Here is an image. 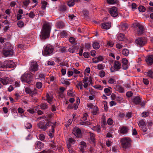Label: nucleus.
<instances>
[{
	"instance_id": "nucleus-3",
	"label": "nucleus",
	"mask_w": 153,
	"mask_h": 153,
	"mask_svg": "<svg viewBox=\"0 0 153 153\" xmlns=\"http://www.w3.org/2000/svg\"><path fill=\"white\" fill-rule=\"evenodd\" d=\"M9 47V48L4 49L2 52L3 55L5 57L11 56L13 54V51L11 49V45L9 43H6L5 47Z\"/></svg>"
},
{
	"instance_id": "nucleus-7",
	"label": "nucleus",
	"mask_w": 153,
	"mask_h": 153,
	"mask_svg": "<svg viewBox=\"0 0 153 153\" xmlns=\"http://www.w3.org/2000/svg\"><path fill=\"white\" fill-rule=\"evenodd\" d=\"M53 50L52 46L50 45H48L44 48L43 54L45 56L50 55L53 52Z\"/></svg>"
},
{
	"instance_id": "nucleus-36",
	"label": "nucleus",
	"mask_w": 153,
	"mask_h": 153,
	"mask_svg": "<svg viewBox=\"0 0 153 153\" xmlns=\"http://www.w3.org/2000/svg\"><path fill=\"white\" fill-rule=\"evenodd\" d=\"M75 3L74 0H70L68 2V5L69 7L72 6L74 5Z\"/></svg>"
},
{
	"instance_id": "nucleus-12",
	"label": "nucleus",
	"mask_w": 153,
	"mask_h": 153,
	"mask_svg": "<svg viewBox=\"0 0 153 153\" xmlns=\"http://www.w3.org/2000/svg\"><path fill=\"white\" fill-rule=\"evenodd\" d=\"M73 132L76 137L79 138L81 137V131L79 128H74Z\"/></svg>"
},
{
	"instance_id": "nucleus-44",
	"label": "nucleus",
	"mask_w": 153,
	"mask_h": 153,
	"mask_svg": "<svg viewBox=\"0 0 153 153\" xmlns=\"http://www.w3.org/2000/svg\"><path fill=\"white\" fill-rule=\"evenodd\" d=\"M118 90L121 93H123L124 91V88L120 86H118L117 87Z\"/></svg>"
},
{
	"instance_id": "nucleus-45",
	"label": "nucleus",
	"mask_w": 153,
	"mask_h": 153,
	"mask_svg": "<svg viewBox=\"0 0 153 153\" xmlns=\"http://www.w3.org/2000/svg\"><path fill=\"white\" fill-rule=\"evenodd\" d=\"M41 108L42 109L45 110L47 108V105L46 104L43 103L40 106Z\"/></svg>"
},
{
	"instance_id": "nucleus-53",
	"label": "nucleus",
	"mask_w": 153,
	"mask_h": 153,
	"mask_svg": "<svg viewBox=\"0 0 153 153\" xmlns=\"http://www.w3.org/2000/svg\"><path fill=\"white\" fill-rule=\"evenodd\" d=\"M40 153H52V152L50 149H47L43 150L40 152Z\"/></svg>"
},
{
	"instance_id": "nucleus-38",
	"label": "nucleus",
	"mask_w": 153,
	"mask_h": 153,
	"mask_svg": "<svg viewBox=\"0 0 153 153\" xmlns=\"http://www.w3.org/2000/svg\"><path fill=\"white\" fill-rule=\"evenodd\" d=\"M90 139L92 142L94 143L95 140V136L94 134L93 133L91 132H90Z\"/></svg>"
},
{
	"instance_id": "nucleus-26",
	"label": "nucleus",
	"mask_w": 153,
	"mask_h": 153,
	"mask_svg": "<svg viewBox=\"0 0 153 153\" xmlns=\"http://www.w3.org/2000/svg\"><path fill=\"white\" fill-rule=\"evenodd\" d=\"M92 46L93 48L95 49H97L100 47L99 43L96 41L93 43Z\"/></svg>"
},
{
	"instance_id": "nucleus-9",
	"label": "nucleus",
	"mask_w": 153,
	"mask_h": 153,
	"mask_svg": "<svg viewBox=\"0 0 153 153\" xmlns=\"http://www.w3.org/2000/svg\"><path fill=\"white\" fill-rule=\"evenodd\" d=\"M38 69V66L36 62H31L30 68V71L31 72L36 71Z\"/></svg>"
},
{
	"instance_id": "nucleus-20",
	"label": "nucleus",
	"mask_w": 153,
	"mask_h": 153,
	"mask_svg": "<svg viewBox=\"0 0 153 153\" xmlns=\"http://www.w3.org/2000/svg\"><path fill=\"white\" fill-rule=\"evenodd\" d=\"M43 145L42 143L39 141H38L36 143L35 145L36 149H37L40 150L43 147Z\"/></svg>"
},
{
	"instance_id": "nucleus-14",
	"label": "nucleus",
	"mask_w": 153,
	"mask_h": 153,
	"mask_svg": "<svg viewBox=\"0 0 153 153\" xmlns=\"http://www.w3.org/2000/svg\"><path fill=\"white\" fill-rule=\"evenodd\" d=\"M76 141L73 138H70L69 139L67 142L68 148L69 149L71 148V145L75 143Z\"/></svg>"
},
{
	"instance_id": "nucleus-1",
	"label": "nucleus",
	"mask_w": 153,
	"mask_h": 153,
	"mask_svg": "<svg viewBox=\"0 0 153 153\" xmlns=\"http://www.w3.org/2000/svg\"><path fill=\"white\" fill-rule=\"evenodd\" d=\"M51 29V24L49 22H45L43 24L41 30L40 38L42 40H45L48 38Z\"/></svg>"
},
{
	"instance_id": "nucleus-48",
	"label": "nucleus",
	"mask_w": 153,
	"mask_h": 153,
	"mask_svg": "<svg viewBox=\"0 0 153 153\" xmlns=\"http://www.w3.org/2000/svg\"><path fill=\"white\" fill-rule=\"evenodd\" d=\"M67 94L70 97H74V96L73 92L71 90L68 91Z\"/></svg>"
},
{
	"instance_id": "nucleus-23",
	"label": "nucleus",
	"mask_w": 153,
	"mask_h": 153,
	"mask_svg": "<svg viewBox=\"0 0 153 153\" xmlns=\"http://www.w3.org/2000/svg\"><path fill=\"white\" fill-rule=\"evenodd\" d=\"M57 27L59 28H62L64 27L65 25L62 22H57L56 24Z\"/></svg>"
},
{
	"instance_id": "nucleus-52",
	"label": "nucleus",
	"mask_w": 153,
	"mask_h": 153,
	"mask_svg": "<svg viewBox=\"0 0 153 153\" xmlns=\"http://www.w3.org/2000/svg\"><path fill=\"white\" fill-rule=\"evenodd\" d=\"M80 145L81 147L85 148L86 146V143L83 141H82L80 143Z\"/></svg>"
},
{
	"instance_id": "nucleus-15",
	"label": "nucleus",
	"mask_w": 153,
	"mask_h": 153,
	"mask_svg": "<svg viewBox=\"0 0 153 153\" xmlns=\"http://www.w3.org/2000/svg\"><path fill=\"white\" fill-rule=\"evenodd\" d=\"M111 23L109 22L104 23L101 24L102 28L105 29H109L111 27Z\"/></svg>"
},
{
	"instance_id": "nucleus-54",
	"label": "nucleus",
	"mask_w": 153,
	"mask_h": 153,
	"mask_svg": "<svg viewBox=\"0 0 153 153\" xmlns=\"http://www.w3.org/2000/svg\"><path fill=\"white\" fill-rule=\"evenodd\" d=\"M42 83L41 82H38L36 84V87L38 88H41L42 87Z\"/></svg>"
},
{
	"instance_id": "nucleus-59",
	"label": "nucleus",
	"mask_w": 153,
	"mask_h": 153,
	"mask_svg": "<svg viewBox=\"0 0 153 153\" xmlns=\"http://www.w3.org/2000/svg\"><path fill=\"white\" fill-rule=\"evenodd\" d=\"M149 115V113L148 112H144L142 113V116L145 117H147Z\"/></svg>"
},
{
	"instance_id": "nucleus-50",
	"label": "nucleus",
	"mask_w": 153,
	"mask_h": 153,
	"mask_svg": "<svg viewBox=\"0 0 153 153\" xmlns=\"http://www.w3.org/2000/svg\"><path fill=\"white\" fill-rule=\"evenodd\" d=\"M105 75V72L103 71H100L99 73V76H100L102 78L104 77Z\"/></svg>"
},
{
	"instance_id": "nucleus-19",
	"label": "nucleus",
	"mask_w": 153,
	"mask_h": 153,
	"mask_svg": "<svg viewBox=\"0 0 153 153\" xmlns=\"http://www.w3.org/2000/svg\"><path fill=\"white\" fill-rule=\"evenodd\" d=\"M133 102L136 105L139 104L141 101V99L140 97L137 96L134 98L133 99Z\"/></svg>"
},
{
	"instance_id": "nucleus-29",
	"label": "nucleus",
	"mask_w": 153,
	"mask_h": 153,
	"mask_svg": "<svg viewBox=\"0 0 153 153\" xmlns=\"http://www.w3.org/2000/svg\"><path fill=\"white\" fill-rule=\"evenodd\" d=\"M105 65L103 64H99L97 66V69L99 70H102L104 69Z\"/></svg>"
},
{
	"instance_id": "nucleus-60",
	"label": "nucleus",
	"mask_w": 153,
	"mask_h": 153,
	"mask_svg": "<svg viewBox=\"0 0 153 153\" xmlns=\"http://www.w3.org/2000/svg\"><path fill=\"white\" fill-rule=\"evenodd\" d=\"M88 115L87 114L85 113L83 114V116L82 119V121H85L87 119V117H88Z\"/></svg>"
},
{
	"instance_id": "nucleus-42",
	"label": "nucleus",
	"mask_w": 153,
	"mask_h": 153,
	"mask_svg": "<svg viewBox=\"0 0 153 153\" xmlns=\"http://www.w3.org/2000/svg\"><path fill=\"white\" fill-rule=\"evenodd\" d=\"M117 0H107V3L110 4H113L116 2Z\"/></svg>"
},
{
	"instance_id": "nucleus-4",
	"label": "nucleus",
	"mask_w": 153,
	"mask_h": 153,
	"mask_svg": "<svg viewBox=\"0 0 153 153\" xmlns=\"http://www.w3.org/2000/svg\"><path fill=\"white\" fill-rule=\"evenodd\" d=\"M147 42V39L144 37H141L136 39L135 41L136 44L138 46L142 47L144 46Z\"/></svg>"
},
{
	"instance_id": "nucleus-39",
	"label": "nucleus",
	"mask_w": 153,
	"mask_h": 153,
	"mask_svg": "<svg viewBox=\"0 0 153 153\" xmlns=\"http://www.w3.org/2000/svg\"><path fill=\"white\" fill-rule=\"evenodd\" d=\"M104 91L108 96H109L111 94L110 90L109 88H105L104 90Z\"/></svg>"
},
{
	"instance_id": "nucleus-49",
	"label": "nucleus",
	"mask_w": 153,
	"mask_h": 153,
	"mask_svg": "<svg viewBox=\"0 0 153 153\" xmlns=\"http://www.w3.org/2000/svg\"><path fill=\"white\" fill-rule=\"evenodd\" d=\"M25 127L27 129H30L32 127L31 124L30 123H27L26 124Z\"/></svg>"
},
{
	"instance_id": "nucleus-62",
	"label": "nucleus",
	"mask_w": 153,
	"mask_h": 153,
	"mask_svg": "<svg viewBox=\"0 0 153 153\" xmlns=\"http://www.w3.org/2000/svg\"><path fill=\"white\" fill-rule=\"evenodd\" d=\"M85 47L86 48L88 49H90L91 48V46L90 43H87L85 45Z\"/></svg>"
},
{
	"instance_id": "nucleus-17",
	"label": "nucleus",
	"mask_w": 153,
	"mask_h": 153,
	"mask_svg": "<svg viewBox=\"0 0 153 153\" xmlns=\"http://www.w3.org/2000/svg\"><path fill=\"white\" fill-rule=\"evenodd\" d=\"M120 28L123 31L127 30L128 28V26L127 23H121L119 26Z\"/></svg>"
},
{
	"instance_id": "nucleus-63",
	"label": "nucleus",
	"mask_w": 153,
	"mask_h": 153,
	"mask_svg": "<svg viewBox=\"0 0 153 153\" xmlns=\"http://www.w3.org/2000/svg\"><path fill=\"white\" fill-rule=\"evenodd\" d=\"M53 144H51L50 145V146L52 149H55L56 148V145L55 143L53 142Z\"/></svg>"
},
{
	"instance_id": "nucleus-22",
	"label": "nucleus",
	"mask_w": 153,
	"mask_h": 153,
	"mask_svg": "<svg viewBox=\"0 0 153 153\" xmlns=\"http://www.w3.org/2000/svg\"><path fill=\"white\" fill-rule=\"evenodd\" d=\"M48 123H49V126H51V132H52L53 133H54V128H55V126H56V123H53L52 122H48Z\"/></svg>"
},
{
	"instance_id": "nucleus-31",
	"label": "nucleus",
	"mask_w": 153,
	"mask_h": 153,
	"mask_svg": "<svg viewBox=\"0 0 153 153\" xmlns=\"http://www.w3.org/2000/svg\"><path fill=\"white\" fill-rule=\"evenodd\" d=\"M61 82L62 84H65L68 85L70 84V82L65 79L64 78H61Z\"/></svg>"
},
{
	"instance_id": "nucleus-61",
	"label": "nucleus",
	"mask_w": 153,
	"mask_h": 153,
	"mask_svg": "<svg viewBox=\"0 0 153 153\" xmlns=\"http://www.w3.org/2000/svg\"><path fill=\"white\" fill-rule=\"evenodd\" d=\"M108 82L109 83L112 84L114 83L115 82V81L114 79L110 78L108 80Z\"/></svg>"
},
{
	"instance_id": "nucleus-6",
	"label": "nucleus",
	"mask_w": 153,
	"mask_h": 153,
	"mask_svg": "<svg viewBox=\"0 0 153 153\" xmlns=\"http://www.w3.org/2000/svg\"><path fill=\"white\" fill-rule=\"evenodd\" d=\"M33 79L32 74H25L21 77L22 81L25 82L27 83H29Z\"/></svg>"
},
{
	"instance_id": "nucleus-56",
	"label": "nucleus",
	"mask_w": 153,
	"mask_h": 153,
	"mask_svg": "<svg viewBox=\"0 0 153 153\" xmlns=\"http://www.w3.org/2000/svg\"><path fill=\"white\" fill-rule=\"evenodd\" d=\"M113 122V120L109 118L108 119V120L107 121V123L110 125H111L112 124Z\"/></svg>"
},
{
	"instance_id": "nucleus-57",
	"label": "nucleus",
	"mask_w": 153,
	"mask_h": 153,
	"mask_svg": "<svg viewBox=\"0 0 153 153\" xmlns=\"http://www.w3.org/2000/svg\"><path fill=\"white\" fill-rule=\"evenodd\" d=\"M97 59L98 61V62L102 61L104 59L103 57L101 56H99L97 57Z\"/></svg>"
},
{
	"instance_id": "nucleus-10",
	"label": "nucleus",
	"mask_w": 153,
	"mask_h": 153,
	"mask_svg": "<svg viewBox=\"0 0 153 153\" xmlns=\"http://www.w3.org/2000/svg\"><path fill=\"white\" fill-rule=\"evenodd\" d=\"M87 106L90 109H93L92 113L93 115H96L98 110V108L97 106H94L92 104L90 103Z\"/></svg>"
},
{
	"instance_id": "nucleus-64",
	"label": "nucleus",
	"mask_w": 153,
	"mask_h": 153,
	"mask_svg": "<svg viewBox=\"0 0 153 153\" xmlns=\"http://www.w3.org/2000/svg\"><path fill=\"white\" fill-rule=\"evenodd\" d=\"M39 138L41 140H43L45 138L44 135L42 134H40L39 136Z\"/></svg>"
},
{
	"instance_id": "nucleus-18",
	"label": "nucleus",
	"mask_w": 153,
	"mask_h": 153,
	"mask_svg": "<svg viewBox=\"0 0 153 153\" xmlns=\"http://www.w3.org/2000/svg\"><path fill=\"white\" fill-rule=\"evenodd\" d=\"M114 67L116 70L118 71L121 68V64L120 62L118 61H115L114 62Z\"/></svg>"
},
{
	"instance_id": "nucleus-2",
	"label": "nucleus",
	"mask_w": 153,
	"mask_h": 153,
	"mask_svg": "<svg viewBox=\"0 0 153 153\" xmlns=\"http://www.w3.org/2000/svg\"><path fill=\"white\" fill-rule=\"evenodd\" d=\"M120 143L122 147L126 149L130 147L131 140L129 138L125 137L121 139Z\"/></svg>"
},
{
	"instance_id": "nucleus-43",
	"label": "nucleus",
	"mask_w": 153,
	"mask_h": 153,
	"mask_svg": "<svg viewBox=\"0 0 153 153\" xmlns=\"http://www.w3.org/2000/svg\"><path fill=\"white\" fill-rule=\"evenodd\" d=\"M67 32L65 31H63L60 33L61 36L62 37H66L67 36Z\"/></svg>"
},
{
	"instance_id": "nucleus-27",
	"label": "nucleus",
	"mask_w": 153,
	"mask_h": 153,
	"mask_svg": "<svg viewBox=\"0 0 153 153\" xmlns=\"http://www.w3.org/2000/svg\"><path fill=\"white\" fill-rule=\"evenodd\" d=\"M138 125L140 128L144 126H146L145 122L143 120H142L139 121Z\"/></svg>"
},
{
	"instance_id": "nucleus-34",
	"label": "nucleus",
	"mask_w": 153,
	"mask_h": 153,
	"mask_svg": "<svg viewBox=\"0 0 153 153\" xmlns=\"http://www.w3.org/2000/svg\"><path fill=\"white\" fill-rule=\"evenodd\" d=\"M7 62H5V61H4L3 62H0V68H6V65Z\"/></svg>"
},
{
	"instance_id": "nucleus-51",
	"label": "nucleus",
	"mask_w": 153,
	"mask_h": 153,
	"mask_svg": "<svg viewBox=\"0 0 153 153\" xmlns=\"http://www.w3.org/2000/svg\"><path fill=\"white\" fill-rule=\"evenodd\" d=\"M82 13L85 17H87L88 16L89 13L88 10H83L82 11Z\"/></svg>"
},
{
	"instance_id": "nucleus-41",
	"label": "nucleus",
	"mask_w": 153,
	"mask_h": 153,
	"mask_svg": "<svg viewBox=\"0 0 153 153\" xmlns=\"http://www.w3.org/2000/svg\"><path fill=\"white\" fill-rule=\"evenodd\" d=\"M17 25L19 27H22L24 26V23L22 21H19L18 22Z\"/></svg>"
},
{
	"instance_id": "nucleus-5",
	"label": "nucleus",
	"mask_w": 153,
	"mask_h": 153,
	"mask_svg": "<svg viewBox=\"0 0 153 153\" xmlns=\"http://www.w3.org/2000/svg\"><path fill=\"white\" fill-rule=\"evenodd\" d=\"M135 32L138 36H140L144 33L143 26L139 23H137L135 27Z\"/></svg>"
},
{
	"instance_id": "nucleus-58",
	"label": "nucleus",
	"mask_w": 153,
	"mask_h": 153,
	"mask_svg": "<svg viewBox=\"0 0 153 153\" xmlns=\"http://www.w3.org/2000/svg\"><path fill=\"white\" fill-rule=\"evenodd\" d=\"M123 64L128 65V60L126 58H123L122 59V61Z\"/></svg>"
},
{
	"instance_id": "nucleus-11",
	"label": "nucleus",
	"mask_w": 153,
	"mask_h": 153,
	"mask_svg": "<svg viewBox=\"0 0 153 153\" xmlns=\"http://www.w3.org/2000/svg\"><path fill=\"white\" fill-rule=\"evenodd\" d=\"M5 62H7V64L6 65V68H12L15 66V63L11 60H6Z\"/></svg>"
},
{
	"instance_id": "nucleus-32",
	"label": "nucleus",
	"mask_w": 153,
	"mask_h": 153,
	"mask_svg": "<svg viewBox=\"0 0 153 153\" xmlns=\"http://www.w3.org/2000/svg\"><path fill=\"white\" fill-rule=\"evenodd\" d=\"M145 73L149 77L151 78H153V72L152 71L149 70L148 72Z\"/></svg>"
},
{
	"instance_id": "nucleus-25",
	"label": "nucleus",
	"mask_w": 153,
	"mask_h": 153,
	"mask_svg": "<svg viewBox=\"0 0 153 153\" xmlns=\"http://www.w3.org/2000/svg\"><path fill=\"white\" fill-rule=\"evenodd\" d=\"M100 128V126L97 125L96 126H94L92 129L94 131H96L98 133H100L101 132Z\"/></svg>"
},
{
	"instance_id": "nucleus-16",
	"label": "nucleus",
	"mask_w": 153,
	"mask_h": 153,
	"mask_svg": "<svg viewBox=\"0 0 153 153\" xmlns=\"http://www.w3.org/2000/svg\"><path fill=\"white\" fill-rule=\"evenodd\" d=\"M146 61L149 65H151L153 64V55L149 56L146 59Z\"/></svg>"
},
{
	"instance_id": "nucleus-37",
	"label": "nucleus",
	"mask_w": 153,
	"mask_h": 153,
	"mask_svg": "<svg viewBox=\"0 0 153 153\" xmlns=\"http://www.w3.org/2000/svg\"><path fill=\"white\" fill-rule=\"evenodd\" d=\"M138 9L139 11L141 12H144L146 10L145 7L144 6L142 5L138 7Z\"/></svg>"
},
{
	"instance_id": "nucleus-47",
	"label": "nucleus",
	"mask_w": 153,
	"mask_h": 153,
	"mask_svg": "<svg viewBox=\"0 0 153 153\" xmlns=\"http://www.w3.org/2000/svg\"><path fill=\"white\" fill-rule=\"evenodd\" d=\"M60 9L61 10L65 11L66 10V7L65 5H62L60 6Z\"/></svg>"
},
{
	"instance_id": "nucleus-8",
	"label": "nucleus",
	"mask_w": 153,
	"mask_h": 153,
	"mask_svg": "<svg viewBox=\"0 0 153 153\" xmlns=\"http://www.w3.org/2000/svg\"><path fill=\"white\" fill-rule=\"evenodd\" d=\"M109 12L111 16L114 17H117L118 15L117 9L114 7L110 8L109 10Z\"/></svg>"
},
{
	"instance_id": "nucleus-28",
	"label": "nucleus",
	"mask_w": 153,
	"mask_h": 153,
	"mask_svg": "<svg viewBox=\"0 0 153 153\" xmlns=\"http://www.w3.org/2000/svg\"><path fill=\"white\" fill-rule=\"evenodd\" d=\"M125 36L124 34L120 33L118 34L117 36L118 39L120 41L124 40Z\"/></svg>"
},
{
	"instance_id": "nucleus-21",
	"label": "nucleus",
	"mask_w": 153,
	"mask_h": 153,
	"mask_svg": "<svg viewBox=\"0 0 153 153\" xmlns=\"http://www.w3.org/2000/svg\"><path fill=\"white\" fill-rule=\"evenodd\" d=\"M47 100L48 103H50L52 101L53 97L51 94L50 93H47L46 95Z\"/></svg>"
},
{
	"instance_id": "nucleus-55",
	"label": "nucleus",
	"mask_w": 153,
	"mask_h": 153,
	"mask_svg": "<svg viewBox=\"0 0 153 153\" xmlns=\"http://www.w3.org/2000/svg\"><path fill=\"white\" fill-rule=\"evenodd\" d=\"M94 87L96 89H99L100 90H102L103 88V87L100 85H95L94 86Z\"/></svg>"
},
{
	"instance_id": "nucleus-24",
	"label": "nucleus",
	"mask_w": 153,
	"mask_h": 153,
	"mask_svg": "<svg viewBox=\"0 0 153 153\" xmlns=\"http://www.w3.org/2000/svg\"><path fill=\"white\" fill-rule=\"evenodd\" d=\"M128 129L126 127H123L120 130V133L123 134H125L127 132Z\"/></svg>"
},
{
	"instance_id": "nucleus-46",
	"label": "nucleus",
	"mask_w": 153,
	"mask_h": 153,
	"mask_svg": "<svg viewBox=\"0 0 153 153\" xmlns=\"http://www.w3.org/2000/svg\"><path fill=\"white\" fill-rule=\"evenodd\" d=\"M146 126H145L140 128L141 130L143 131V133H144L143 134H146V132L147 131L148 129L146 127Z\"/></svg>"
},
{
	"instance_id": "nucleus-33",
	"label": "nucleus",
	"mask_w": 153,
	"mask_h": 153,
	"mask_svg": "<svg viewBox=\"0 0 153 153\" xmlns=\"http://www.w3.org/2000/svg\"><path fill=\"white\" fill-rule=\"evenodd\" d=\"M122 53L124 55L127 56L128 55L129 51L128 49H124L122 50Z\"/></svg>"
},
{
	"instance_id": "nucleus-13",
	"label": "nucleus",
	"mask_w": 153,
	"mask_h": 153,
	"mask_svg": "<svg viewBox=\"0 0 153 153\" xmlns=\"http://www.w3.org/2000/svg\"><path fill=\"white\" fill-rule=\"evenodd\" d=\"M0 81L4 85H7L10 82V79L8 77H4L1 78Z\"/></svg>"
},
{
	"instance_id": "nucleus-40",
	"label": "nucleus",
	"mask_w": 153,
	"mask_h": 153,
	"mask_svg": "<svg viewBox=\"0 0 153 153\" xmlns=\"http://www.w3.org/2000/svg\"><path fill=\"white\" fill-rule=\"evenodd\" d=\"M42 4V7L43 9H45L47 5V3L45 1H42L41 2Z\"/></svg>"
},
{
	"instance_id": "nucleus-30",
	"label": "nucleus",
	"mask_w": 153,
	"mask_h": 153,
	"mask_svg": "<svg viewBox=\"0 0 153 153\" xmlns=\"http://www.w3.org/2000/svg\"><path fill=\"white\" fill-rule=\"evenodd\" d=\"M44 122H40L38 124L37 126L38 128L42 129L43 130V128L44 127Z\"/></svg>"
},
{
	"instance_id": "nucleus-35",
	"label": "nucleus",
	"mask_w": 153,
	"mask_h": 153,
	"mask_svg": "<svg viewBox=\"0 0 153 153\" xmlns=\"http://www.w3.org/2000/svg\"><path fill=\"white\" fill-rule=\"evenodd\" d=\"M82 85H83L82 82L80 81L78 82V83L76 84V86L78 88L79 87L80 89L81 90H82L83 89Z\"/></svg>"
}]
</instances>
